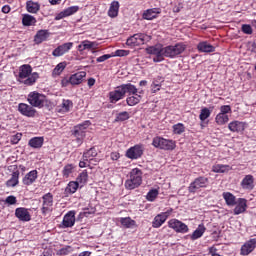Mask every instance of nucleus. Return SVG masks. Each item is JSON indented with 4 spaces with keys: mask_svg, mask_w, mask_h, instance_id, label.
<instances>
[{
    "mask_svg": "<svg viewBox=\"0 0 256 256\" xmlns=\"http://www.w3.org/2000/svg\"><path fill=\"white\" fill-rule=\"evenodd\" d=\"M150 39H151V36L143 33H138L129 37L126 41V45H128L129 47L145 45V43L149 42Z\"/></svg>",
    "mask_w": 256,
    "mask_h": 256,
    "instance_id": "obj_6",
    "label": "nucleus"
},
{
    "mask_svg": "<svg viewBox=\"0 0 256 256\" xmlns=\"http://www.w3.org/2000/svg\"><path fill=\"white\" fill-rule=\"evenodd\" d=\"M227 113H231V106L223 105L220 107V114L227 115Z\"/></svg>",
    "mask_w": 256,
    "mask_h": 256,
    "instance_id": "obj_57",
    "label": "nucleus"
},
{
    "mask_svg": "<svg viewBox=\"0 0 256 256\" xmlns=\"http://www.w3.org/2000/svg\"><path fill=\"white\" fill-rule=\"evenodd\" d=\"M197 49L200 53H213L215 48L213 45L209 44L207 41L198 43Z\"/></svg>",
    "mask_w": 256,
    "mask_h": 256,
    "instance_id": "obj_24",
    "label": "nucleus"
},
{
    "mask_svg": "<svg viewBox=\"0 0 256 256\" xmlns=\"http://www.w3.org/2000/svg\"><path fill=\"white\" fill-rule=\"evenodd\" d=\"M120 87L122 88L124 95H127V93H129L130 95H137V87H135V85L131 83L122 84L120 85Z\"/></svg>",
    "mask_w": 256,
    "mask_h": 256,
    "instance_id": "obj_30",
    "label": "nucleus"
},
{
    "mask_svg": "<svg viewBox=\"0 0 256 256\" xmlns=\"http://www.w3.org/2000/svg\"><path fill=\"white\" fill-rule=\"evenodd\" d=\"M109 17H117L119 15V3L117 1H113L108 11Z\"/></svg>",
    "mask_w": 256,
    "mask_h": 256,
    "instance_id": "obj_37",
    "label": "nucleus"
},
{
    "mask_svg": "<svg viewBox=\"0 0 256 256\" xmlns=\"http://www.w3.org/2000/svg\"><path fill=\"white\" fill-rule=\"evenodd\" d=\"M37 23V19H35V17H33L30 14H24L23 18H22V25H24V27H31V25H35Z\"/></svg>",
    "mask_w": 256,
    "mask_h": 256,
    "instance_id": "obj_32",
    "label": "nucleus"
},
{
    "mask_svg": "<svg viewBox=\"0 0 256 256\" xmlns=\"http://www.w3.org/2000/svg\"><path fill=\"white\" fill-rule=\"evenodd\" d=\"M85 77H87V72H85V71L78 72V73L71 75L69 78L70 85H81V83H83V79H85Z\"/></svg>",
    "mask_w": 256,
    "mask_h": 256,
    "instance_id": "obj_18",
    "label": "nucleus"
},
{
    "mask_svg": "<svg viewBox=\"0 0 256 256\" xmlns=\"http://www.w3.org/2000/svg\"><path fill=\"white\" fill-rule=\"evenodd\" d=\"M143 156V146L135 145L126 151V157L128 159H139Z\"/></svg>",
    "mask_w": 256,
    "mask_h": 256,
    "instance_id": "obj_14",
    "label": "nucleus"
},
{
    "mask_svg": "<svg viewBox=\"0 0 256 256\" xmlns=\"http://www.w3.org/2000/svg\"><path fill=\"white\" fill-rule=\"evenodd\" d=\"M247 211V200L244 198L238 199V204L234 208V215H241Z\"/></svg>",
    "mask_w": 256,
    "mask_h": 256,
    "instance_id": "obj_25",
    "label": "nucleus"
},
{
    "mask_svg": "<svg viewBox=\"0 0 256 256\" xmlns=\"http://www.w3.org/2000/svg\"><path fill=\"white\" fill-rule=\"evenodd\" d=\"M161 11H159V8H152L144 11L143 13V19H146L147 21H151L153 19H156L157 15H159Z\"/></svg>",
    "mask_w": 256,
    "mask_h": 256,
    "instance_id": "obj_28",
    "label": "nucleus"
},
{
    "mask_svg": "<svg viewBox=\"0 0 256 256\" xmlns=\"http://www.w3.org/2000/svg\"><path fill=\"white\" fill-rule=\"evenodd\" d=\"M79 11V6H71L63 10L66 17H70V15H74V13H77Z\"/></svg>",
    "mask_w": 256,
    "mask_h": 256,
    "instance_id": "obj_47",
    "label": "nucleus"
},
{
    "mask_svg": "<svg viewBox=\"0 0 256 256\" xmlns=\"http://www.w3.org/2000/svg\"><path fill=\"white\" fill-rule=\"evenodd\" d=\"M15 215L20 221H31V214H29L27 208H17Z\"/></svg>",
    "mask_w": 256,
    "mask_h": 256,
    "instance_id": "obj_21",
    "label": "nucleus"
},
{
    "mask_svg": "<svg viewBox=\"0 0 256 256\" xmlns=\"http://www.w3.org/2000/svg\"><path fill=\"white\" fill-rule=\"evenodd\" d=\"M71 108H73V101L64 99L62 101L60 111H62V113H69Z\"/></svg>",
    "mask_w": 256,
    "mask_h": 256,
    "instance_id": "obj_42",
    "label": "nucleus"
},
{
    "mask_svg": "<svg viewBox=\"0 0 256 256\" xmlns=\"http://www.w3.org/2000/svg\"><path fill=\"white\" fill-rule=\"evenodd\" d=\"M45 139L43 137H33L29 140L28 145L32 149H41Z\"/></svg>",
    "mask_w": 256,
    "mask_h": 256,
    "instance_id": "obj_27",
    "label": "nucleus"
},
{
    "mask_svg": "<svg viewBox=\"0 0 256 256\" xmlns=\"http://www.w3.org/2000/svg\"><path fill=\"white\" fill-rule=\"evenodd\" d=\"M127 119H129V112L124 111V112H120L117 114L115 121L119 122V121H127Z\"/></svg>",
    "mask_w": 256,
    "mask_h": 256,
    "instance_id": "obj_49",
    "label": "nucleus"
},
{
    "mask_svg": "<svg viewBox=\"0 0 256 256\" xmlns=\"http://www.w3.org/2000/svg\"><path fill=\"white\" fill-rule=\"evenodd\" d=\"M85 49H97V42L84 40L78 45V51H85Z\"/></svg>",
    "mask_w": 256,
    "mask_h": 256,
    "instance_id": "obj_29",
    "label": "nucleus"
},
{
    "mask_svg": "<svg viewBox=\"0 0 256 256\" xmlns=\"http://www.w3.org/2000/svg\"><path fill=\"white\" fill-rule=\"evenodd\" d=\"M91 126V121L86 120L82 124H78L74 126L72 134L76 137V141L78 145L83 143V139H85V130Z\"/></svg>",
    "mask_w": 256,
    "mask_h": 256,
    "instance_id": "obj_4",
    "label": "nucleus"
},
{
    "mask_svg": "<svg viewBox=\"0 0 256 256\" xmlns=\"http://www.w3.org/2000/svg\"><path fill=\"white\" fill-rule=\"evenodd\" d=\"M143 183V172L139 168H134L130 172V178L125 181V187L129 191L132 189H137V187H141Z\"/></svg>",
    "mask_w": 256,
    "mask_h": 256,
    "instance_id": "obj_2",
    "label": "nucleus"
},
{
    "mask_svg": "<svg viewBox=\"0 0 256 256\" xmlns=\"http://www.w3.org/2000/svg\"><path fill=\"white\" fill-rule=\"evenodd\" d=\"M169 217V212H163L155 216L153 222H152V227L154 229H159L163 223L167 221V218Z\"/></svg>",
    "mask_w": 256,
    "mask_h": 256,
    "instance_id": "obj_17",
    "label": "nucleus"
},
{
    "mask_svg": "<svg viewBox=\"0 0 256 256\" xmlns=\"http://www.w3.org/2000/svg\"><path fill=\"white\" fill-rule=\"evenodd\" d=\"M33 107L35 106L20 103L18 105V111L21 113V115H24V117H35V115H37V110Z\"/></svg>",
    "mask_w": 256,
    "mask_h": 256,
    "instance_id": "obj_11",
    "label": "nucleus"
},
{
    "mask_svg": "<svg viewBox=\"0 0 256 256\" xmlns=\"http://www.w3.org/2000/svg\"><path fill=\"white\" fill-rule=\"evenodd\" d=\"M73 169H74L73 164L66 165L63 169V172H62L63 176L64 177H69V175L73 173Z\"/></svg>",
    "mask_w": 256,
    "mask_h": 256,
    "instance_id": "obj_52",
    "label": "nucleus"
},
{
    "mask_svg": "<svg viewBox=\"0 0 256 256\" xmlns=\"http://www.w3.org/2000/svg\"><path fill=\"white\" fill-rule=\"evenodd\" d=\"M78 256H91V252L90 251H84V252L80 253Z\"/></svg>",
    "mask_w": 256,
    "mask_h": 256,
    "instance_id": "obj_64",
    "label": "nucleus"
},
{
    "mask_svg": "<svg viewBox=\"0 0 256 256\" xmlns=\"http://www.w3.org/2000/svg\"><path fill=\"white\" fill-rule=\"evenodd\" d=\"M71 84V81H69V79L67 78H63L61 81V85L62 87H67V85Z\"/></svg>",
    "mask_w": 256,
    "mask_h": 256,
    "instance_id": "obj_63",
    "label": "nucleus"
},
{
    "mask_svg": "<svg viewBox=\"0 0 256 256\" xmlns=\"http://www.w3.org/2000/svg\"><path fill=\"white\" fill-rule=\"evenodd\" d=\"M165 47L161 44H157L155 46H150L146 48V53L148 55H154L153 62L154 63H161V61H165Z\"/></svg>",
    "mask_w": 256,
    "mask_h": 256,
    "instance_id": "obj_3",
    "label": "nucleus"
},
{
    "mask_svg": "<svg viewBox=\"0 0 256 256\" xmlns=\"http://www.w3.org/2000/svg\"><path fill=\"white\" fill-rule=\"evenodd\" d=\"M153 147L164 149L165 151H173L175 149V141L167 140L161 137H155L152 142Z\"/></svg>",
    "mask_w": 256,
    "mask_h": 256,
    "instance_id": "obj_7",
    "label": "nucleus"
},
{
    "mask_svg": "<svg viewBox=\"0 0 256 256\" xmlns=\"http://www.w3.org/2000/svg\"><path fill=\"white\" fill-rule=\"evenodd\" d=\"M67 67V64L65 62L59 63L53 70V75L57 76L60 73H63L65 71V68Z\"/></svg>",
    "mask_w": 256,
    "mask_h": 256,
    "instance_id": "obj_45",
    "label": "nucleus"
},
{
    "mask_svg": "<svg viewBox=\"0 0 256 256\" xmlns=\"http://www.w3.org/2000/svg\"><path fill=\"white\" fill-rule=\"evenodd\" d=\"M130 51L129 50H116L114 55L115 57H127L129 55Z\"/></svg>",
    "mask_w": 256,
    "mask_h": 256,
    "instance_id": "obj_56",
    "label": "nucleus"
},
{
    "mask_svg": "<svg viewBox=\"0 0 256 256\" xmlns=\"http://www.w3.org/2000/svg\"><path fill=\"white\" fill-rule=\"evenodd\" d=\"M22 181L24 185H33V183L37 181V170H32L27 173Z\"/></svg>",
    "mask_w": 256,
    "mask_h": 256,
    "instance_id": "obj_26",
    "label": "nucleus"
},
{
    "mask_svg": "<svg viewBox=\"0 0 256 256\" xmlns=\"http://www.w3.org/2000/svg\"><path fill=\"white\" fill-rule=\"evenodd\" d=\"M107 59H111L110 54H104L96 59L97 63H103L104 61H107Z\"/></svg>",
    "mask_w": 256,
    "mask_h": 256,
    "instance_id": "obj_59",
    "label": "nucleus"
},
{
    "mask_svg": "<svg viewBox=\"0 0 256 256\" xmlns=\"http://www.w3.org/2000/svg\"><path fill=\"white\" fill-rule=\"evenodd\" d=\"M26 9L28 13H37L39 9H41V5H39V3L37 2H33L30 0L26 2Z\"/></svg>",
    "mask_w": 256,
    "mask_h": 256,
    "instance_id": "obj_34",
    "label": "nucleus"
},
{
    "mask_svg": "<svg viewBox=\"0 0 256 256\" xmlns=\"http://www.w3.org/2000/svg\"><path fill=\"white\" fill-rule=\"evenodd\" d=\"M121 225L126 227V229H131V227H135V220L131 219L130 217L121 218L120 220Z\"/></svg>",
    "mask_w": 256,
    "mask_h": 256,
    "instance_id": "obj_44",
    "label": "nucleus"
},
{
    "mask_svg": "<svg viewBox=\"0 0 256 256\" xmlns=\"http://www.w3.org/2000/svg\"><path fill=\"white\" fill-rule=\"evenodd\" d=\"M93 157H97V149L95 147L90 148L83 154L84 161H93Z\"/></svg>",
    "mask_w": 256,
    "mask_h": 256,
    "instance_id": "obj_39",
    "label": "nucleus"
},
{
    "mask_svg": "<svg viewBox=\"0 0 256 256\" xmlns=\"http://www.w3.org/2000/svg\"><path fill=\"white\" fill-rule=\"evenodd\" d=\"M69 253H73V247L71 246H65L56 252L57 255H69Z\"/></svg>",
    "mask_w": 256,
    "mask_h": 256,
    "instance_id": "obj_48",
    "label": "nucleus"
},
{
    "mask_svg": "<svg viewBox=\"0 0 256 256\" xmlns=\"http://www.w3.org/2000/svg\"><path fill=\"white\" fill-rule=\"evenodd\" d=\"M79 185L76 181H71L68 183L67 187L65 188L66 195H72L73 193L77 192V189H79Z\"/></svg>",
    "mask_w": 256,
    "mask_h": 256,
    "instance_id": "obj_35",
    "label": "nucleus"
},
{
    "mask_svg": "<svg viewBox=\"0 0 256 256\" xmlns=\"http://www.w3.org/2000/svg\"><path fill=\"white\" fill-rule=\"evenodd\" d=\"M223 198L226 201V204L229 205V207L237 205V199L235 198V195H233L231 192H224Z\"/></svg>",
    "mask_w": 256,
    "mask_h": 256,
    "instance_id": "obj_31",
    "label": "nucleus"
},
{
    "mask_svg": "<svg viewBox=\"0 0 256 256\" xmlns=\"http://www.w3.org/2000/svg\"><path fill=\"white\" fill-rule=\"evenodd\" d=\"M254 183H255V178H253V175L249 174L243 178V180L241 182V187H242V189H247V190L251 191L255 187Z\"/></svg>",
    "mask_w": 256,
    "mask_h": 256,
    "instance_id": "obj_20",
    "label": "nucleus"
},
{
    "mask_svg": "<svg viewBox=\"0 0 256 256\" xmlns=\"http://www.w3.org/2000/svg\"><path fill=\"white\" fill-rule=\"evenodd\" d=\"M186 48L187 47L183 43L166 46L164 47V57H169L170 59H173L174 57H177V55H181V53H183Z\"/></svg>",
    "mask_w": 256,
    "mask_h": 256,
    "instance_id": "obj_5",
    "label": "nucleus"
},
{
    "mask_svg": "<svg viewBox=\"0 0 256 256\" xmlns=\"http://www.w3.org/2000/svg\"><path fill=\"white\" fill-rule=\"evenodd\" d=\"M64 17H67L66 15H65V12H60L56 17H55V19H56V21H61V19H64Z\"/></svg>",
    "mask_w": 256,
    "mask_h": 256,
    "instance_id": "obj_62",
    "label": "nucleus"
},
{
    "mask_svg": "<svg viewBox=\"0 0 256 256\" xmlns=\"http://www.w3.org/2000/svg\"><path fill=\"white\" fill-rule=\"evenodd\" d=\"M135 96H130L126 99V103L127 105H129V107H134V105H138V103H140L142 97L139 94H134Z\"/></svg>",
    "mask_w": 256,
    "mask_h": 256,
    "instance_id": "obj_40",
    "label": "nucleus"
},
{
    "mask_svg": "<svg viewBox=\"0 0 256 256\" xmlns=\"http://www.w3.org/2000/svg\"><path fill=\"white\" fill-rule=\"evenodd\" d=\"M110 103H117V101H121V99H125V92H123V88L118 86L114 91L109 92Z\"/></svg>",
    "mask_w": 256,
    "mask_h": 256,
    "instance_id": "obj_15",
    "label": "nucleus"
},
{
    "mask_svg": "<svg viewBox=\"0 0 256 256\" xmlns=\"http://www.w3.org/2000/svg\"><path fill=\"white\" fill-rule=\"evenodd\" d=\"M88 179H89V174H87V170H84L78 175V177L76 178V182L80 187H83V185L87 183Z\"/></svg>",
    "mask_w": 256,
    "mask_h": 256,
    "instance_id": "obj_38",
    "label": "nucleus"
},
{
    "mask_svg": "<svg viewBox=\"0 0 256 256\" xmlns=\"http://www.w3.org/2000/svg\"><path fill=\"white\" fill-rule=\"evenodd\" d=\"M215 121L217 125H225V123H229V116L227 114H217Z\"/></svg>",
    "mask_w": 256,
    "mask_h": 256,
    "instance_id": "obj_43",
    "label": "nucleus"
},
{
    "mask_svg": "<svg viewBox=\"0 0 256 256\" xmlns=\"http://www.w3.org/2000/svg\"><path fill=\"white\" fill-rule=\"evenodd\" d=\"M27 101L32 107H39L41 109V107H44L47 98L45 95L34 91L29 93Z\"/></svg>",
    "mask_w": 256,
    "mask_h": 256,
    "instance_id": "obj_8",
    "label": "nucleus"
},
{
    "mask_svg": "<svg viewBox=\"0 0 256 256\" xmlns=\"http://www.w3.org/2000/svg\"><path fill=\"white\" fill-rule=\"evenodd\" d=\"M33 68H31V65L24 64L20 67L19 72V79L20 83H23L24 85H34V83L39 79V74L37 72L32 73Z\"/></svg>",
    "mask_w": 256,
    "mask_h": 256,
    "instance_id": "obj_1",
    "label": "nucleus"
},
{
    "mask_svg": "<svg viewBox=\"0 0 256 256\" xmlns=\"http://www.w3.org/2000/svg\"><path fill=\"white\" fill-rule=\"evenodd\" d=\"M73 48L72 42L64 43L60 46H58L56 49L53 50L52 55L53 57H63L65 53H69L71 49Z\"/></svg>",
    "mask_w": 256,
    "mask_h": 256,
    "instance_id": "obj_13",
    "label": "nucleus"
},
{
    "mask_svg": "<svg viewBox=\"0 0 256 256\" xmlns=\"http://www.w3.org/2000/svg\"><path fill=\"white\" fill-rule=\"evenodd\" d=\"M95 208H84V211L80 213V215H83L84 217H89V215H95Z\"/></svg>",
    "mask_w": 256,
    "mask_h": 256,
    "instance_id": "obj_53",
    "label": "nucleus"
},
{
    "mask_svg": "<svg viewBox=\"0 0 256 256\" xmlns=\"http://www.w3.org/2000/svg\"><path fill=\"white\" fill-rule=\"evenodd\" d=\"M231 170V166L223 165V164H216L213 166L214 173H225Z\"/></svg>",
    "mask_w": 256,
    "mask_h": 256,
    "instance_id": "obj_41",
    "label": "nucleus"
},
{
    "mask_svg": "<svg viewBox=\"0 0 256 256\" xmlns=\"http://www.w3.org/2000/svg\"><path fill=\"white\" fill-rule=\"evenodd\" d=\"M21 137H23V134L21 133H17L16 135L11 137V143L12 145H17V143H19V141H21Z\"/></svg>",
    "mask_w": 256,
    "mask_h": 256,
    "instance_id": "obj_54",
    "label": "nucleus"
},
{
    "mask_svg": "<svg viewBox=\"0 0 256 256\" xmlns=\"http://www.w3.org/2000/svg\"><path fill=\"white\" fill-rule=\"evenodd\" d=\"M63 227H73L75 225V212H68L62 221Z\"/></svg>",
    "mask_w": 256,
    "mask_h": 256,
    "instance_id": "obj_23",
    "label": "nucleus"
},
{
    "mask_svg": "<svg viewBox=\"0 0 256 256\" xmlns=\"http://www.w3.org/2000/svg\"><path fill=\"white\" fill-rule=\"evenodd\" d=\"M53 211V194L47 193L42 197V215H47Z\"/></svg>",
    "mask_w": 256,
    "mask_h": 256,
    "instance_id": "obj_9",
    "label": "nucleus"
},
{
    "mask_svg": "<svg viewBox=\"0 0 256 256\" xmlns=\"http://www.w3.org/2000/svg\"><path fill=\"white\" fill-rule=\"evenodd\" d=\"M120 155L118 152H112L111 153V159L112 161H117L119 159Z\"/></svg>",
    "mask_w": 256,
    "mask_h": 256,
    "instance_id": "obj_61",
    "label": "nucleus"
},
{
    "mask_svg": "<svg viewBox=\"0 0 256 256\" xmlns=\"http://www.w3.org/2000/svg\"><path fill=\"white\" fill-rule=\"evenodd\" d=\"M211 117V110L209 108H203L200 112L199 119L200 121H205Z\"/></svg>",
    "mask_w": 256,
    "mask_h": 256,
    "instance_id": "obj_46",
    "label": "nucleus"
},
{
    "mask_svg": "<svg viewBox=\"0 0 256 256\" xmlns=\"http://www.w3.org/2000/svg\"><path fill=\"white\" fill-rule=\"evenodd\" d=\"M242 31L245 35H251L253 33V28H251V25L249 24H244L242 25Z\"/></svg>",
    "mask_w": 256,
    "mask_h": 256,
    "instance_id": "obj_55",
    "label": "nucleus"
},
{
    "mask_svg": "<svg viewBox=\"0 0 256 256\" xmlns=\"http://www.w3.org/2000/svg\"><path fill=\"white\" fill-rule=\"evenodd\" d=\"M157 195H159V191L157 189H152L148 192L146 199L148 201H153L154 199H157Z\"/></svg>",
    "mask_w": 256,
    "mask_h": 256,
    "instance_id": "obj_50",
    "label": "nucleus"
},
{
    "mask_svg": "<svg viewBox=\"0 0 256 256\" xmlns=\"http://www.w3.org/2000/svg\"><path fill=\"white\" fill-rule=\"evenodd\" d=\"M256 247V239H250L247 241L245 244L242 245L241 250H240V255L247 256L250 253H253Z\"/></svg>",
    "mask_w": 256,
    "mask_h": 256,
    "instance_id": "obj_16",
    "label": "nucleus"
},
{
    "mask_svg": "<svg viewBox=\"0 0 256 256\" xmlns=\"http://www.w3.org/2000/svg\"><path fill=\"white\" fill-rule=\"evenodd\" d=\"M7 187H17L19 185V171L13 172L11 179L6 183Z\"/></svg>",
    "mask_w": 256,
    "mask_h": 256,
    "instance_id": "obj_36",
    "label": "nucleus"
},
{
    "mask_svg": "<svg viewBox=\"0 0 256 256\" xmlns=\"http://www.w3.org/2000/svg\"><path fill=\"white\" fill-rule=\"evenodd\" d=\"M49 35H51L49 30H39L34 36V42L36 45H41L43 41H47V39H49Z\"/></svg>",
    "mask_w": 256,
    "mask_h": 256,
    "instance_id": "obj_19",
    "label": "nucleus"
},
{
    "mask_svg": "<svg viewBox=\"0 0 256 256\" xmlns=\"http://www.w3.org/2000/svg\"><path fill=\"white\" fill-rule=\"evenodd\" d=\"M206 229L207 228H205V225L200 224L191 235L192 241H195L197 239H200V237H203V233H205Z\"/></svg>",
    "mask_w": 256,
    "mask_h": 256,
    "instance_id": "obj_33",
    "label": "nucleus"
},
{
    "mask_svg": "<svg viewBox=\"0 0 256 256\" xmlns=\"http://www.w3.org/2000/svg\"><path fill=\"white\" fill-rule=\"evenodd\" d=\"M228 129L232 131V133H241V131H245V122L232 121L229 123Z\"/></svg>",
    "mask_w": 256,
    "mask_h": 256,
    "instance_id": "obj_22",
    "label": "nucleus"
},
{
    "mask_svg": "<svg viewBox=\"0 0 256 256\" xmlns=\"http://www.w3.org/2000/svg\"><path fill=\"white\" fill-rule=\"evenodd\" d=\"M168 227H170V229H174L176 233H188L189 231V227L177 219L169 220Z\"/></svg>",
    "mask_w": 256,
    "mask_h": 256,
    "instance_id": "obj_10",
    "label": "nucleus"
},
{
    "mask_svg": "<svg viewBox=\"0 0 256 256\" xmlns=\"http://www.w3.org/2000/svg\"><path fill=\"white\" fill-rule=\"evenodd\" d=\"M161 83H163V78L158 77V80L153 81L152 87H161Z\"/></svg>",
    "mask_w": 256,
    "mask_h": 256,
    "instance_id": "obj_60",
    "label": "nucleus"
},
{
    "mask_svg": "<svg viewBox=\"0 0 256 256\" xmlns=\"http://www.w3.org/2000/svg\"><path fill=\"white\" fill-rule=\"evenodd\" d=\"M173 129L176 135H181V133H185V126L181 123L175 124L173 126Z\"/></svg>",
    "mask_w": 256,
    "mask_h": 256,
    "instance_id": "obj_51",
    "label": "nucleus"
},
{
    "mask_svg": "<svg viewBox=\"0 0 256 256\" xmlns=\"http://www.w3.org/2000/svg\"><path fill=\"white\" fill-rule=\"evenodd\" d=\"M5 203L7 205H15L17 203V198L15 196H8L6 199H5Z\"/></svg>",
    "mask_w": 256,
    "mask_h": 256,
    "instance_id": "obj_58",
    "label": "nucleus"
},
{
    "mask_svg": "<svg viewBox=\"0 0 256 256\" xmlns=\"http://www.w3.org/2000/svg\"><path fill=\"white\" fill-rule=\"evenodd\" d=\"M209 183V179L205 177H198L196 178L189 186V192L195 193L198 189H201L202 187H207V184Z\"/></svg>",
    "mask_w": 256,
    "mask_h": 256,
    "instance_id": "obj_12",
    "label": "nucleus"
}]
</instances>
